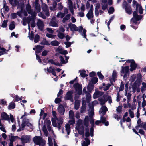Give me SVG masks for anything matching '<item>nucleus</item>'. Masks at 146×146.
<instances>
[{
    "label": "nucleus",
    "mask_w": 146,
    "mask_h": 146,
    "mask_svg": "<svg viewBox=\"0 0 146 146\" xmlns=\"http://www.w3.org/2000/svg\"><path fill=\"white\" fill-rule=\"evenodd\" d=\"M58 112L61 115H63L65 111V109L64 106L61 105H60L58 108Z\"/></svg>",
    "instance_id": "a211bd4d"
},
{
    "label": "nucleus",
    "mask_w": 146,
    "mask_h": 146,
    "mask_svg": "<svg viewBox=\"0 0 146 146\" xmlns=\"http://www.w3.org/2000/svg\"><path fill=\"white\" fill-rule=\"evenodd\" d=\"M9 9L8 6L7 5L6 3H4L3 8L1 9V15L4 17V13L6 14L9 10Z\"/></svg>",
    "instance_id": "9b49d317"
},
{
    "label": "nucleus",
    "mask_w": 146,
    "mask_h": 146,
    "mask_svg": "<svg viewBox=\"0 0 146 146\" xmlns=\"http://www.w3.org/2000/svg\"><path fill=\"white\" fill-rule=\"evenodd\" d=\"M43 47L40 45H38L36 47V53H40L41 50L43 48Z\"/></svg>",
    "instance_id": "f704fd0d"
},
{
    "label": "nucleus",
    "mask_w": 146,
    "mask_h": 146,
    "mask_svg": "<svg viewBox=\"0 0 146 146\" xmlns=\"http://www.w3.org/2000/svg\"><path fill=\"white\" fill-rule=\"evenodd\" d=\"M53 115V116L54 118L52 119H56V120H59V118H58L56 117V112L54 111H52Z\"/></svg>",
    "instance_id": "0e129e2a"
},
{
    "label": "nucleus",
    "mask_w": 146,
    "mask_h": 146,
    "mask_svg": "<svg viewBox=\"0 0 146 146\" xmlns=\"http://www.w3.org/2000/svg\"><path fill=\"white\" fill-rule=\"evenodd\" d=\"M33 139L35 144L39 146H43L45 144L44 141L40 137L36 136Z\"/></svg>",
    "instance_id": "39448f33"
},
{
    "label": "nucleus",
    "mask_w": 146,
    "mask_h": 146,
    "mask_svg": "<svg viewBox=\"0 0 146 146\" xmlns=\"http://www.w3.org/2000/svg\"><path fill=\"white\" fill-rule=\"evenodd\" d=\"M25 121H22V123L21 125V127H20V128L17 130L18 132L20 131L21 130H23L24 128L25 127Z\"/></svg>",
    "instance_id": "79ce46f5"
},
{
    "label": "nucleus",
    "mask_w": 146,
    "mask_h": 146,
    "mask_svg": "<svg viewBox=\"0 0 146 146\" xmlns=\"http://www.w3.org/2000/svg\"><path fill=\"white\" fill-rule=\"evenodd\" d=\"M107 111V107L104 106H103L100 109L99 113L101 116H103L105 114Z\"/></svg>",
    "instance_id": "ddd939ff"
},
{
    "label": "nucleus",
    "mask_w": 146,
    "mask_h": 146,
    "mask_svg": "<svg viewBox=\"0 0 146 146\" xmlns=\"http://www.w3.org/2000/svg\"><path fill=\"white\" fill-rule=\"evenodd\" d=\"M70 16V14H68L63 19L62 21L63 23H64L66 21L69 20Z\"/></svg>",
    "instance_id": "603ef678"
},
{
    "label": "nucleus",
    "mask_w": 146,
    "mask_h": 146,
    "mask_svg": "<svg viewBox=\"0 0 146 146\" xmlns=\"http://www.w3.org/2000/svg\"><path fill=\"white\" fill-rule=\"evenodd\" d=\"M45 124L46 125L48 130L50 131L51 130V121L50 120H47L45 121Z\"/></svg>",
    "instance_id": "7c9ffc66"
},
{
    "label": "nucleus",
    "mask_w": 146,
    "mask_h": 146,
    "mask_svg": "<svg viewBox=\"0 0 146 146\" xmlns=\"http://www.w3.org/2000/svg\"><path fill=\"white\" fill-rule=\"evenodd\" d=\"M41 44L44 45H50V44L45 39H44L41 42Z\"/></svg>",
    "instance_id": "864d4df0"
},
{
    "label": "nucleus",
    "mask_w": 146,
    "mask_h": 146,
    "mask_svg": "<svg viewBox=\"0 0 146 146\" xmlns=\"http://www.w3.org/2000/svg\"><path fill=\"white\" fill-rule=\"evenodd\" d=\"M117 77V74L116 71L114 70L112 74V76H110L109 78V79L110 82L112 83L113 81H115L116 80Z\"/></svg>",
    "instance_id": "4468645a"
},
{
    "label": "nucleus",
    "mask_w": 146,
    "mask_h": 146,
    "mask_svg": "<svg viewBox=\"0 0 146 146\" xmlns=\"http://www.w3.org/2000/svg\"><path fill=\"white\" fill-rule=\"evenodd\" d=\"M57 5V3L56 2H54L53 3L52 6L51 7H50V9L52 10H53L54 9H55L56 7V6Z\"/></svg>",
    "instance_id": "6e6d98bb"
},
{
    "label": "nucleus",
    "mask_w": 146,
    "mask_h": 146,
    "mask_svg": "<svg viewBox=\"0 0 146 146\" xmlns=\"http://www.w3.org/2000/svg\"><path fill=\"white\" fill-rule=\"evenodd\" d=\"M94 88V84H92L90 82L87 86V88L88 90L90 91L93 90Z\"/></svg>",
    "instance_id": "ea45409f"
},
{
    "label": "nucleus",
    "mask_w": 146,
    "mask_h": 146,
    "mask_svg": "<svg viewBox=\"0 0 146 146\" xmlns=\"http://www.w3.org/2000/svg\"><path fill=\"white\" fill-rule=\"evenodd\" d=\"M68 26L71 31H79L83 36V38H86L87 40V39L86 38V30L84 29H83L82 26L77 27L75 24L70 23L68 25Z\"/></svg>",
    "instance_id": "f03ea898"
},
{
    "label": "nucleus",
    "mask_w": 146,
    "mask_h": 146,
    "mask_svg": "<svg viewBox=\"0 0 146 146\" xmlns=\"http://www.w3.org/2000/svg\"><path fill=\"white\" fill-rule=\"evenodd\" d=\"M46 70L48 72L51 73L54 76H56L54 69L52 67H50L49 68H47L44 69V70L45 72Z\"/></svg>",
    "instance_id": "f3484780"
},
{
    "label": "nucleus",
    "mask_w": 146,
    "mask_h": 146,
    "mask_svg": "<svg viewBox=\"0 0 146 146\" xmlns=\"http://www.w3.org/2000/svg\"><path fill=\"white\" fill-rule=\"evenodd\" d=\"M76 93L79 95H80L82 93V86L78 83L75 84L74 85Z\"/></svg>",
    "instance_id": "6e6552de"
},
{
    "label": "nucleus",
    "mask_w": 146,
    "mask_h": 146,
    "mask_svg": "<svg viewBox=\"0 0 146 146\" xmlns=\"http://www.w3.org/2000/svg\"><path fill=\"white\" fill-rule=\"evenodd\" d=\"M65 15L64 13L59 12L57 14V17L62 18L64 17Z\"/></svg>",
    "instance_id": "3c124183"
},
{
    "label": "nucleus",
    "mask_w": 146,
    "mask_h": 146,
    "mask_svg": "<svg viewBox=\"0 0 146 146\" xmlns=\"http://www.w3.org/2000/svg\"><path fill=\"white\" fill-rule=\"evenodd\" d=\"M37 25L39 29L42 30L44 26V24L43 22L40 19H38L37 23Z\"/></svg>",
    "instance_id": "412c9836"
},
{
    "label": "nucleus",
    "mask_w": 146,
    "mask_h": 146,
    "mask_svg": "<svg viewBox=\"0 0 146 146\" xmlns=\"http://www.w3.org/2000/svg\"><path fill=\"white\" fill-rule=\"evenodd\" d=\"M65 130L67 132L68 135H69L70 132V125L68 124H66L65 126Z\"/></svg>",
    "instance_id": "58836bf2"
},
{
    "label": "nucleus",
    "mask_w": 146,
    "mask_h": 146,
    "mask_svg": "<svg viewBox=\"0 0 146 146\" xmlns=\"http://www.w3.org/2000/svg\"><path fill=\"white\" fill-rule=\"evenodd\" d=\"M42 8L43 10L45 12L46 15L47 16H49V13L47 5L45 4H42Z\"/></svg>",
    "instance_id": "2eb2a0df"
},
{
    "label": "nucleus",
    "mask_w": 146,
    "mask_h": 146,
    "mask_svg": "<svg viewBox=\"0 0 146 146\" xmlns=\"http://www.w3.org/2000/svg\"><path fill=\"white\" fill-rule=\"evenodd\" d=\"M79 72L80 73L81 76L82 77H84L87 75L86 71L84 70H80L79 71Z\"/></svg>",
    "instance_id": "a18cd8bd"
},
{
    "label": "nucleus",
    "mask_w": 146,
    "mask_h": 146,
    "mask_svg": "<svg viewBox=\"0 0 146 146\" xmlns=\"http://www.w3.org/2000/svg\"><path fill=\"white\" fill-rule=\"evenodd\" d=\"M140 127L143 128V129L146 130V122H142L141 124L139 125Z\"/></svg>",
    "instance_id": "4d7b16f0"
},
{
    "label": "nucleus",
    "mask_w": 146,
    "mask_h": 146,
    "mask_svg": "<svg viewBox=\"0 0 146 146\" xmlns=\"http://www.w3.org/2000/svg\"><path fill=\"white\" fill-rule=\"evenodd\" d=\"M128 112L129 113L130 116L131 118H133L134 117V113L133 111L131 109H129Z\"/></svg>",
    "instance_id": "774afa93"
},
{
    "label": "nucleus",
    "mask_w": 146,
    "mask_h": 146,
    "mask_svg": "<svg viewBox=\"0 0 146 146\" xmlns=\"http://www.w3.org/2000/svg\"><path fill=\"white\" fill-rule=\"evenodd\" d=\"M15 104L13 102H10L8 106V109L9 110H11L15 108Z\"/></svg>",
    "instance_id": "2f4dec72"
},
{
    "label": "nucleus",
    "mask_w": 146,
    "mask_h": 146,
    "mask_svg": "<svg viewBox=\"0 0 146 146\" xmlns=\"http://www.w3.org/2000/svg\"><path fill=\"white\" fill-rule=\"evenodd\" d=\"M40 37L38 34H36L35 36L34 41L35 43L37 42L39 40Z\"/></svg>",
    "instance_id": "5fc2aeb1"
},
{
    "label": "nucleus",
    "mask_w": 146,
    "mask_h": 146,
    "mask_svg": "<svg viewBox=\"0 0 146 146\" xmlns=\"http://www.w3.org/2000/svg\"><path fill=\"white\" fill-rule=\"evenodd\" d=\"M9 3L13 5H15L17 3V0H9Z\"/></svg>",
    "instance_id": "09e8293b"
},
{
    "label": "nucleus",
    "mask_w": 146,
    "mask_h": 146,
    "mask_svg": "<svg viewBox=\"0 0 146 146\" xmlns=\"http://www.w3.org/2000/svg\"><path fill=\"white\" fill-rule=\"evenodd\" d=\"M82 122L81 120L79 119L77 122L76 127V129L78 131L79 133L81 135L84 133V128Z\"/></svg>",
    "instance_id": "7ed1b4c3"
},
{
    "label": "nucleus",
    "mask_w": 146,
    "mask_h": 146,
    "mask_svg": "<svg viewBox=\"0 0 146 146\" xmlns=\"http://www.w3.org/2000/svg\"><path fill=\"white\" fill-rule=\"evenodd\" d=\"M102 5V8L103 10H105L107 7L108 4L107 2L106 3H101Z\"/></svg>",
    "instance_id": "de8ad7c7"
},
{
    "label": "nucleus",
    "mask_w": 146,
    "mask_h": 146,
    "mask_svg": "<svg viewBox=\"0 0 146 146\" xmlns=\"http://www.w3.org/2000/svg\"><path fill=\"white\" fill-rule=\"evenodd\" d=\"M68 5L69 9L71 13L74 14V11L73 7V3L71 0H68Z\"/></svg>",
    "instance_id": "4be33fe9"
},
{
    "label": "nucleus",
    "mask_w": 146,
    "mask_h": 146,
    "mask_svg": "<svg viewBox=\"0 0 146 146\" xmlns=\"http://www.w3.org/2000/svg\"><path fill=\"white\" fill-rule=\"evenodd\" d=\"M98 81V78L97 77H94L92 78L91 80V81L90 82H91V83L93 84H94L97 82Z\"/></svg>",
    "instance_id": "49530a36"
},
{
    "label": "nucleus",
    "mask_w": 146,
    "mask_h": 146,
    "mask_svg": "<svg viewBox=\"0 0 146 146\" xmlns=\"http://www.w3.org/2000/svg\"><path fill=\"white\" fill-rule=\"evenodd\" d=\"M57 23L58 22L57 21H51L49 23V25L52 27H58V25Z\"/></svg>",
    "instance_id": "c9c22d12"
},
{
    "label": "nucleus",
    "mask_w": 146,
    "mask_h": 146,
    "mask_svg": "<svg viewBox=\"0 0 146 146\" xmlns=\"http://www.w3.org/2000/svg\"><path fill=\"white\" fill-rule=\"evenodd\" d=\"M69 58L68 57H66V58L64 60V58L62 56H60V61H61V64L62 65V64H65L68 62V60Z\"/></svg>",
    "instance_id": "b1692460"
},
{
    "label": "nucleus",
    "mask_w": 146,
    "mask_h": 146,
    "mask_svg": "<svg viewBox=\"0 0 146 146\" xmlns=\"http://www.w3.org/2000/svg\"><path fill=\"white\" fill-rule=\"evenodd\" d=\"M24 121L25 122V126L26 125L28 126L29 127L32 129L33 128V126L29 122V119H27L26 118L25 119H24L22 121Z\"/></svg>",
    "instance_id": "393cba45"
},
{
    "label": "nucleus",
    "mask_w": 146,
    "mask_h": 146,
    "mask_svg": "<svg viewBox=\"0 0 146 146\" xmlns=\"http://www.w3.org/2000/svg\"><path fill=\"white\" fill-rule=\"evenodd\" d=\"M64 117L62 116L59 118V120H58V125L57 127L59 129H60V125L62 124L63 123V118Z\"/></svg>",
    "instance_id": "cd10ccee"
},
{
    "label": "nucleus",
    "mask_w": 146,
    "mask_h": 146,
    "mask_svg": "<svg viewBox=\"0 0 146 146\" xmlns=\"http://www.w3.org/2000/svg\"><path fill=\"white\" fill-rule=\"evenodd\" d=\"M122 68V70L121 71V76H123L124 79H125L127 77V74L129 72V67L126 66Z\"/></svg>",
    "instance_id": "9d476101"
},
{
    "label": "nucleus",
    "mask_w": 146,
    "mask_h": 146,
    "mask_svg": "<svg viewBox=\"0 0 146 146\" xmlns=\"http://www.w3.org/2000/svg\"><path fill=\"white\" fill-rule=\"evenodd\" d=\"M122 106H119L117 108L116 111L117 112L120 113L122 112Z\"/></svg>",
    "instance_id": "052dcab7"
},
{
    "label": "nucleus",
    "mask_w": 146,
    "mask_h": 146,
    "mask_svg": "<svg viewBox=\"0 0 146 146\" xmlns=\"http://www.w3.org/2000/svg\"><path fill=\"white\" fill-rule=\"evenodd\" d=\"M26 9L28 13L30 14L31 18L29 17H24L23 19V24L24 25H26L27 23H28V29L30 32V24H31L32 27H34L35 26V23L34 21V19L36 16V13L33 12L31 9V7L28 4L26 5Z\"/></svg>",
    "instance_id": "f257e3e1"
},
{
    "label": "nucleus",
    "mask_w": 146,
    "mask_h": 146,
    "mask_svg": "<svg viewBox=\"0 0 146 146\" xmlns=\"http://www.w3.org/2000/svg\"><path fill=\"white\" fill-rule=\"evenodd\" d=\"M98 104L97 101H94L89 104V115L90 117H92L94 114V106Z\"/></svg>",
    "instance_id": "20e7f679"
},
{
    "label": "nucleus",
    "mask_w": 146,
    "mask_h": 146,
    "mask_svg": "<svg viewBox=\"0 0 146 146\" xmlns=\"http://www.w3.org/2000/svg\"><path fill=\"white\" fill-rule=\"evenodd\" d=\"M30 139V137L29 136L23 135L21 138V141L23 143H26L29 141Z\"/></svg>",
    "instance_id": "aec40b11"
},
{
    "label": "nucleus",
    "mask_w": 146,
    "mask_h": 146,
    "mask_svg": "<svg viewBox=\"0 0 146 146\" xmlns=\"http://www.w3.org/2000/svg\"><path fill=\"white\" fill-rule=\"evenodd\" d=\"M89 121H88V117L86 116L85 117L84 121V123L85 125L87 127L88 125Z\"/></svg>",
    "instance_id": "a19ab883"
},
{
    "label": "nucleus",
    "mask_w": 146,
    "mask_h": 146,
    "mask_svg": "<svg viewBox=\"0 0 146 146\" xmlns=\"http://www.w3.org/2000/svg\"><path fill=\"white\" fill-rule=\"evenodd\" d=\"M69 117L70 119H74V113L72 110H70L69 112Z\"/></svg>",
    "instance_id": "c03bdc74"
},
{
    "label": "nucleus",
    "mask_w": 146,
    "mask_h": 146,
    "mask_svg": "<svg viewBox=\"0 0 146 146\" xmlns=\"http://www.w3.org/2000/svg\"><path fill=\"white\" fill-rule=\"evenodd\" d=\"M86 110V106L85 104H82V106L81 108L80 112L81 113L84 112Z\"/></svg>",
    "instance_id": "bf43d9fd"
},
{
    "label": "nucleus",
    "mask_w": 146,
    "mask_h": 146,
    "mask_svg": "<svg viewBox=\"0 0 146 146\" xmlns=\"http://www.w3.org/2000/svg\"><path fill=\"white\" fill-rule=\"evenodd\" d=\"M57 52H58L61 54H67L68 52L67 50H64L60 46H59L56 49Z\"/></svg>",
    "instance_id": "dca6fc26"
},
{
    "label": "nucleus",
    "mask_w": 146,
    "mask_h": 146,
    "mask_svg": "<svg viewBox=\"0 0 146 146\" xmlns=\"http://www.w3.org/2000/svg\"><path fill=\"white\" fill-rule=\"evenodd\" d=\"M18 139V137L17 136H11L10 140V143H13L14 141L17 139Z\"/></svg>",
    "instance_id": "37998d69"
},
{
    "label": "nucleus",
    "mask_w": 146,
    "mask_h": 146,
    "mask_svg": "<svg viewBox=\"0 0 146 146\" xmlns=\"http://www.w3.org/2000/svg\"><path fill=\"white\" fill-rule=\"evenodd\" d=\"M46 36L49 38H54L55 37L56 35L51 34L47 33L46 34Z\"/></svg>",
    "instance_id": "13d9d810"
},
{
    "label": "nucleus",
    "mask_w": 146,
    "mask_h": 146,
    "mask_svg": "<svg viewBox=\"0 0 146 146\" xmlns=\"http://www.w3.org/2000/svg\"><path fill=\"white\" fill-rule=\"evenodd\" d=\"M21 13L20 12H17V13H12L11 14V18L13 19L17 17V15L21 16Z\"/></svg>",
    "instance_id": "c85d7f7f"
},
{
    "label": "nucleus",
    "mask_w": 146,
    "mask_h": 146,
    "mask_svg": "<svg viewBox=\"0 0 146 146\" xmlns=\"http://www.w3.org/2000/svg\"><path fill=\"white\" fill-rule=\"evenodd\" d=\"M11 96L13 97V98H15V101L17 102L22 100L23 98L22 96L19 97L17 95H15L13 94H12L11 95Z\"/></svg>",
    "instance_id": "4c0bfd02"
},
{
    "label": "nucleus",
    "mask_w": 146,
    "mask_h": 146,
    "mask_svg": "<svg viewBox=\"0 0 146 146\" xmlns=\"http://www.w3.org/2000/svg\"><path fill=\"white\" fill-rule=\"evenodd\" d=\"M58 33L57 34L58 37L60 39H63V38L65 37V35L64 34L61 32H58Z\"/></svg>",
    "instance_id": "8fccbe9b"
},
{
    "label": "nucleus",
    "mask_w": 146,
    "mask_h": 146,
    "mask_svg": "<svg viewBox=\"0 0 146 146\" xmlns=\"http://www.w3.org/2000/svg\"><path fill=\"white\" fill-rule=\"evenodd\" d=\"M38 0H35V12L36 14L37 13L39 12L41 10V8L39 4L38 3Z\"/></svg>",
    "instance_id": "6ab92c4d"
},
{
    "label": "nucleus",
    "mask_w": 146,
    "mask_h": 146,
    "mask_svg": "<svg viewBox=\"0 0 146 146\" xmlns=\"http://www.w3.org/2000/svg\"><path fill=\"white\" fill-rule=\"evenodd\" d=\"M125 9L126 13L128 14H131L132 13V11L130 6L125 7Z\"/></svg>",
    "instance_id": "72a5a7b5"
},
{
    "label": "nucleus",
    "mask_w": 146,
    "mask_h": 146,
    "mask_svg": "<svg viewBox=\"0 0 146 146\" xmlns=\"http://www.w3.org/2000/svg\"><path fill=\"white\" fill-rule=\"evenodd\" d=\"M59 44V42L56 40L52 41L50 44L54 46H57Z\"/></svg>",
    "instance_id": "e433bc0d"
},
{
    "label": "nucleus",
    "mask_w": 146,
    "mask_h": 146,
    "mask_svg": "<svg viewBox=\"0 0 146 146\" xmlns=\"http://www.w3.org/2000/svg\"><path fill=\"white\" fill-rule=\"evenodd\" d=\"M15 27V25L14 24V23L13 22L10 25L9 27V29L11 30H12Z\"/></svg>",
    "instance_id": "338daca9"
},
{
    "label": "nucleus",
    "mask_w": 146,
    "mask_h": 146,
    "mask_svg": "<svg viewBox=\"0 0 146 146\" xmlns=\"http://www.w3.org/2000/svg\"><path fill=\"white\" fill-rule=\"evenodd\" d=\"M1 116L2 119L8 121L9 123H10V119L12 122L13 123L14 121V119L13 116L11 114L10 115L9 117L7 113L5 112H3L1 113Z\"/></svg>",
    "instance_id": "423d86ee"
},
{
    "label": "nucleus",
    "mask_w": 146,
    "mask_h": 146,
    "mask_svg": "<svg viewBox=\"0 0 146 146\" xmlns=\"http://www.w3.org/2000/svg\"><path fill=\"white\" fill-rule=\"evenodd\" d=\"M80 100H75V102L74 108L76 110L78 109L79 107Z\"/></svg>",
    "instance_id": "473e14b6"
},
{
    "label": "nucleus",
    "mask_w": 146,
    "mask_h": 146,
    "mask_svg": "<svg viewBox=\"0 0 146 146\" xmlns=\"http://www.w3.org/2000/svg\"><path fill=\"white\" fill-rule=\"evenodd\" d=\"M56 120V119H52L53 126L55 127H57V124Z\"/></svg>",
    "instance_id": "680f3d73"
},
{
    "label": "nucleus",
    "mask_w": 146,
    "mask_h": 146,
    "mask_svg": "<svg viewBox=\"0 0 146 146\" xmlns=\"http://www.w3.org/2000/svg\"><path fill=\"white\" fill-rule=\"evenodd\" d=\"M136 75L133 74L132 75L130 79V81L132 82L134 81L136 79Z\"/></svg>",
    "instance_id": "e2e57ef3"
},
{
    "label": "nucleus",
    "mask_w": 146,
    "mask_h": 146,
    "mask_svg": "<svg viewBox=\"0 0 146 146\" xmlns=\"http://www.w3.org/2000/svg\"><path fill=\"white\" fill-rule=\"evenodd\" d=\"M103 94V93L102 92L98 91H96L93 95V97L94 98L96 99L97 98L102 96Z\"/></svg>",
    "instance_id": "5701e85b"
},
{
    "label": "nucleus",
    "mask_w": 146,
    "mask_h": 146,
    "mask_svg": "<svg viewBox=\"0 0 146 146\" xmlns=\"http://www.w3.org/2000/svg\"><path fill=\"white\" fill-rule=\"evenodd\" d=\"M136 9L139 11V12L140 14H142L143 13V9L142 8L141 5L139 4H137V7L136 8Z\"/></svg>",
    "instance_id": "c756f323"
},
{
    "label": "nucleus",
    "mask_w": 146,
    "mask_h": 146,
    "mask_svg": "<svg viewBox=\"0 0 146 146\" xmlns=\"http://www.w3.org/2000/svg\"><path fill=\"white\" fill-rule=\"evenodd\" d=\"M136 105L135 103H133L132 105L131 104L129 106V108L131 110H134L136 109Z\"/></svg>",
    "instance_id": "69168bd1"
},
{
    "label": "nucleus",
    "mask_w": 146,
    "mask_h": 146,
    "mask_svg": "<svg viewBox=\"0 0 146 146\" xmlns=\"http://www.w3.org/2000/svg\"><path fill=\"white\" fill-rule=\"evenodd\" d=\"M127 62L131 63L130 67L131 68L130 69V70L131 71H132L135 69L137 65L133 60H128L127 61Z\"/></svg>",
    "instance_id": "f8f14e48"
},
{
    "label": "nucleus",
    "mask_w": 146,
    "mask_h": 146,
    "mask_svg": "<svg viewBox=\"0 0 146 146\" xmlns=\"http://www.w3.org/2000/svg\"><path fill=\"white\" fill-rule=\"evenodd\" d=\"M73 92L72 91H68L66 94L65 97L66 100H69L72 102L73 101Z\"/></svg>",
    "instance_id": "1a4fd4ad"
},
{
    "label": "nucleus",
    "mask_w": 146,
    "mask_h": 146,
    "mask_svg": "<svg viewBox=\"0 0 146 146\" xmlns=\"http://www.w3.org/2000/svg\"><path fill=\"white\" fill-rule=\"evenodd\" d=\"M133 17L131 20V24L133 22L135 24L137 23V21L140 20L142 17L141 15H138L136 11H134L133 13Z\"/></svg>",
    "instance_id": "0eeeda50"
},
{
    "label": "nucleus",
    "mask_w": 146,
    "mask_h": 146,
    "mask_svg": "<svg viewBox=\"0 0 146 146\" xmlns=\"http://www.w3.org/2000/svg\"><path fill=\"white\" fill-rule=\"evenodd\" d=\"M85 141H84L82 143V146H88L90 143V141L87 138L85 139Z\"/></svg>",
    "instance_id": "bb28decb"
},
{
    "label": "nucleus",
    "mask_w": 146,
    "mask_h": 146,
    "mask_svg": "<svg viewBox=\"0 0 146 146\" xmlns=\"http://www.w3.org/2000/svg\"><path fill=\"white\" fill-rule=\"evenodd\" d=\"M86 17L88 19H93V11L91 10H89L88 13L86 14Z\"/></svg>",
    "instance_id": "a878e982"
}]
</instances>
